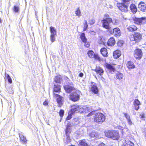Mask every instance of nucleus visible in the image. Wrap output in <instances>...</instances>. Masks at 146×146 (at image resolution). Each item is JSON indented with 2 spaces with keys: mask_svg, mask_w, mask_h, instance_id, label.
Listing matches in <instances>:
<instances>
[{
  "mask_svg": "<svg viewBox=\"0 0 146 146\" xmlns=\"http://www.w3.org/2000/svg\"><path fill=\"white\" fill-rule=\"evenodd\" d=\"M88 108L86 106L83 108L79 105H73L71 106V111L73 113L78 112L85 113L88 111Z\"/></svg>",
  "mask_w": 146,
  "mask_h": 146,
  "instance_id": "1",
  "label": "nucleus"
},
{
  "mask_svg": "<svg viewBox=\"0 0 146 146\" xmlns=\"http://www.w3.org/2000/svg\"><path fill=\"white\" fill-rule=\"evenodd\" d=\"M130 0H122L123 3H118L117 6L119 9L122 12H126L128 11V3H129Z\"/></svg>",
  "mask_w": 146,
  "mask_h": 146,
  "instance_id": "2",
  "label": "nucleus"
},
{
  "mask_svg": "<svg viewBox=\"0 0 146 146\" xmlns=\"http://www.w3.org/2000/svg\"><path fill=\"white\" fill-rule=\"evenodd\" d=\"M81 94L80 92L78 90H75L71 93L70 95V98L73 102H76L79 100L80 95Z\"/></svg>",
  "mask_w": 146,
  "mask_h": 146,
  "instance_id": "3",
  "label": "nucleus"
},
{
  "mask_svg": "<svg viewBox=\"0 0 146 146\" xmlns=\"http://www.w3.org/2000/svg\"><path fill=\"white\" fill-rule=\"evenodd\" d=\"M105 116L103 113H98L95 115L94 121L97 123L101 124L105 121Z\"/></svg>",
  "mask_w": 146,
  "mask_h": 146,
  "instance_id": "4",
  "label": "nucleus"
},
{
  "mask_svg": "<svg viewBox=\"0 0 146 146\" xmlns=\"http://www.w3.org/2000/svg\"><path fill=\"white\" fill-rule=\"evenodd\" d=\"M102 26L103 27L108 29L111 28L110 24L112 22V19L110 18H106L102 20Z\"/></svg>",
  "mask_w": 146,
  "mask_h": 146,
  "instance_id": "5",
  "label": "nucleus"
},
{
  "mask_svg": "<svg viewBox=\"0 0 146 146\" xmlns=\"http://www.w3.org/2000/svg\"><path fill=\"white\" fill-rule=\"evenodd\" d=\"M104 133L106 137H118L117 131L108 130L105 131Z\"/></svg>",
  "mask_w": 146,
  "mask_h": 146,
  "instance_id": "6",
  "label": "nucleus"
},
{
  "mask_svg": "<svg viewBox=\"0 0 146 146\" xmlns=\"http://www.w3.org/2000/svg\"><path fill=\"white\" fill-rule=\"evenodd\" d=\"M133 37L131 38V40L135 41L136 42H138L140 41L142 38L141 35L139 32H135L132 35Z\"/></svg>",
  "mask_w": 146,
  "mask_h": 146,
  "instance_id": "7",
  "label": "nucleus"
},
{
  "mask_svg": "<svg viewBox=\"0 0 146 146\" xmlns=\"http://www.w3.org/2000/svg\"><path fill=\"white\" fill-rule=\"evenodd\" d=\"M64 88L66 91L68 93H70L72 90H75L73 84L71 82H68V84L64 86Z\"/></svg>",
  "mask_w": 146,
  "mask_h": 146,
  "instance_id": "8",
  "label": "nucleus"
},
{
  "mask_svg": "<svg viewBox=\"0 0 146 146\" xmlns=\"http://www.w3.org/2000/svg\"><path fill=\"white\" fill-rule=\"evenodd\" d=\"M50 31L51 34L50 39L51 42H53L55 41V36L56 35V32L54 28L52 27H50Z\"/></svg>",
  "mask_w": 146,
  "mask_h": 146,
  "instance_id": "9",
  "label": "nucleus"
},
{
  "mask_svg": "<svg viewBox=\"0 0 146 146\" xmlns=\"http://www.w3.org/2000/svg\"><path fill=\"white\" fill-rule=\"evenodd\" d=\"M134 56L137 59H140L142 56V52L141 49H137L134 51Z\"/></svg>",
  "mask_w": 146,
  "mask_h": 146,
  "instance_id": "10",
  "label": "nucleus"
},
{
  "mask_svg": "<svg viewBox=\"0 0 146 146\" xmlns=\"http://www.w3.org/2000/svg\"><path fill=\"white\" fill-rule=\"evenodd\" d=\"M110 32L111 34H112L113 33L114 35L117 37H119L121 34V31L118 27L114 28L113 29V31H111Z\"/></svg>",
  "mask_w": 146,
  "mask_h": 146,
  "instance_id": "11",
  "label": "nucleus"
},
{
  "mask_svg": "<svg viewBox=\"0 0 146 146\" xmlns=\"http://www.w3.org/2000/svg\"><path fill=\"white\" fill-rule=\"evenodd\" d=\"M133 20L135 23L139 25H141L145 22V18L143 17L141 18L135 17L133 18Z\"/></svg>",
  "mask_w": 146,
  "mask_h": 146,
  "instance_id": "12",
  "label": "nucleus"
},
{
  "mask_svg": "<svg viewBox=\"0 0 146 146\" xmlns=\"http://www.w3.org/2000/svg\"><path fill=\"white\" fill-rule=\"evenodd\" d=\"M54 96L56 97L57 102L59 104V106L60 107L62 104V97L56 94H54Z\"/></svg>",
  "mask_w": 146,
  "mask_h": 146,
  "instance_id": "13",
  "label": "nucleus"
},
{
  "mask_svg": "<svg viewBox=\"0 0 146 146\" xmlns=\"http://www.w3.org/2000/svg\"><path fill=\"white\" fill-rule=\"evenodd\" d=\"M94 70L100 76L103 74L104 72L103 69L100 67H96L95 69Z\"/></svg>",
  "mask_w": 146,
  "mask_h": 146,
  "instance_id": "14",
  "label": "nucleus"
},
{
  "mask_svg": "<svg viewBox=\"0 0 146 146\" xmlns=\"http://www.w3.org/2000/svg\"><path fill=\"white\" fill-rule=\"evenodd\" d=\"M138 6L139 9L141 11H143L146 9V4L143 2H141Z\"/></svg>",
  "mask_w": 146,
  "mask_h": 146,
  "instance_id": "15",
  "label": "nucleus"
},
{
  "mask_svg": "<svg viewBox=\"0 0 146 146\" xmlns=\"http://www.w3.org/2000/svg\"><path fill=\"white\" fill-rule=\"evenodd\" d=\"M133 104L135 107V109L138 110L139 108V105L141 104L139 101L138 99H136L133 102Z\"/></svg>",
  "mask_w": 146,
  "mask_h": 146,
  "instance_id": "16",
  "label": "nucleus"
},
{
  "mask_svg": "<svg viewBox=\"0 0 146 146\" xmlns=\"http://www.w3.org/2000/svg\"><path fill=\"white\" fill-rule=\"evenodd\" d=\"M106 66L110 72L112 73L114 72L115 68L110 64L107 63L106 64Z\"/></svg>",
  "mask_w": 146,
  "mask_h": 146,
  "instance_id": "17",
  "label": "nucleus"
},
{
  "mask_svg": "<svg viewBox=\"0 0 146 146\" xmlns=\"http://www.w3.org/2000/svg\"><path fill=\"white\" fill-rule=\"evenodd\" d=\"M115 43V41L114 38L113 37H111L109 39L107 44L108 45L110 46H113Z\"/></svg>",
  "mask_w": 146,
  "mask_h": 146,
  "instance_id": "18",
  "label": "nucleus"
},
{
  "mask_svg": "<svg viewBox=\"0 0 146 146\" xmlns=\"http://www.w3.org/2000/svg\"><path fill=\"white\" fill-rule=\"evenodd\" d=\"M127 29L130 32H133L137 31V28L135 25H131L128 27Z\"/></svg>",
  "mask_w": 146,
  "mask_h": 146,
  "instance_id": "19",
  "label": "nucleus"
},
{
  "mask_svg": "<svg viewBox=\"0 0 146 146\" xmlns=\"http://www.w3.org/2000/svg\"><path fill=\"white\" fill-rule=\"evenodd\" d=\"M121 52L119 50H117L114 52L113 57L115 59H117L121 56Z\"/></svg>",
  "mask_w": 146,
  "mask_h": 146,
  "instance_id": "20",
  "label": "nucleus"
},
{
  "mask_svg": "<svg viewBox=\"0 0 146 146\" xmlns=\"http://www.w3.org/2000/svg\"><path fill=\"white\" fill-rule=\"evenodd\" d=\"M79 146H90L88 145L85 139L81 140L79 142Z\"/></svg>",
  "mask_w": 146,
  "mask_h": 146,
  "instance_id": "21",
  "label": "nucleus"
},
{
  "mask_svg": "<svg viewBox=\"0 0 146 146\" xmlns=\"http://www.w3.org/2000/svg\"><path fill=\"white\" fill-rule=\"evenodd\" d=\"M100 52L102 55L104 57H107L108 56V52L107 49L105 48H102L100 50Z\"/></svg>",
  "mask_w": 146,
  "mask_h": 146,
  "instance_id": "22",
  "label": "nucleus"
},
{
  "mask_svg": "<svg viewBox=\"0 0 146 146\" xmlns=\"http://www.w3.org/2000/svg\"><path fill=\"white\" fill-rule=\"evenodd\" d=\"M127 67L129 69H132L135 68V66L134 65L133 62L129 61L127 62Z\"/></svg>",
  "mask_w": 146,
  "mask_h": 146,
  "instance_id": "23",
  "label": "nucleus"
},
{
  "mask_svg": "<svg viewBox=\"0 0 146 146\" xmlns=\"http://www.w3.org/2000/svg\"><path fill=\"white\" fill-rule=\"evenodd\" d=\"M130 9L131 11L134 13L137 11V9L135 5L132 4L130 6Z\"/></svg>",
  "mask_w": 146,
  "mask_h": 146,
  "instance_id": "24",
  "label": "nucleus"
},
{
  "mask_svg": "<svg viewBox=\"0 0 146 146\" xmlns=\"http://www.w3.org/2000/svg\"><path fill=\"white\" fill-rule=\"evenodd\" d=\"M91 90L92 92L95 94H97L98 91V87L96 86L95 85H93L92 86Z\"/></svg>",
  "mask_w": 146,
  "mask_h": 146,
  "instance_id": "25",
  "label": "nucleus"
},
{
  "mask_svg": "<svg viewBox=\"0 0 146 146\" xmlns=\"http://www.w3.org/2000/svg\"><path fill=\"white\" fill-rule=\"evenodd\" d=\"M80 38H81L82 41L84 43H86L87 42V39L85 37V34L84 33H82L81 34L80 36Z\"/></svg>",
  "mask_w": 146,
  "mask_h": 146,
  "instance_id": "26",
  "label": "nucleus"
},
{
  "mask_svg": "<svg viewBox=\"0 0 146 146\" xmlns=\"http://www.w3.org/2000/svg\"><path fill=\"white\" fill-rule=\"evenodd\" d=\"M60 90V86L59 85H54L53 89V92H58Z\"/></svg>",
  "mask_w": 146,
  "mask_h": 146,
  "instance_id": "27",
  "label": "nucleus"
},
{
  "mask_svg": "<svg viewBox=\"0 0 146 146\" xmlns=\"http://www.w3.org/2000/svg\"><path fill=\"white\" fill-rule=\"evenodd\" d=\"M123 146H134V143L130 141H126Z\"/></svg>",
  "mask_w": 146,
  "mask_h": 146,
  "instance_id": "28",
  "label": "nucleus"
},
{
  "mask_svg": "<svg viewBox=\"0 0 146 146\" xmlns=\"http://www.w3.org/2000/svg\"><path fill=\"white\" fill-rule=\"evenodd\" d=\"M116 78L119 80H122L123 77V75L122 73L118 72L116 74Z\"/></svg>",
  "mask_w": 146,
  "mask_h": 146,
  "instance_id": "29",
  "label": "nucleus"
},
{
  "mask_svg": "<svg viewBox=\"0 0 146 146\" xmlns=\"http://www.w3.org/2000/svg\"><path fill=\"white\" fill-rule=\"evenodd\" d=\"M62 79V78L60 76H57L55 78L54 81L56 83H60Z\"/></svg>",
  "mask_w": 146,
  "mask_h": 146,
  "instance_id": "30",
  "label": "nucleus"
},
{
  "mask_svg": "<svg viewBox=\"0 0 146 146\" xmlns=\"http://www.w3.org/2000/svg\"><path fill=\"white\" fill-rule=\"evenodd\" d=\"M87 54L88 56L91 58H93L95 54L94 52L91 50H90L88 51Z\"/></svg>",
  "mask_w": 146,
  "mask_h": 146,
  "instance_id": "31",
  "label": "nucleus"
},
{
  "mask_svg": "<svg viewBox=\"0 0 146 146\" xmlns=\"http://www.w3.org/2000/svg\"><path fill=\"white\" fill-rule=\"evenodd\" d=\"M90 137H96L98 136V133L95 132H92L89 133Z\"/></svg>",
  "mask_w": 146,
  "mask_h": 146,
  "instance_id": "32",
  "label": "nucleus"
},
{
  "mask_svg": "<svg viewBox=\"0 0 146 146\" xmlns=\"http://www.w3.org/2000/svg\"><path fill=\"white\" fill-rule=\"evenodd\" d=\"M71 132V129H67V128H66L65 130V134L67 136V137H69L70 136L69 135L70 133Z\"/></svg>",
  "mask_w": 146,
  "mask_h": 146,
  "instance_id": "33",
  "label": "nucleus"
},
{
  "mask_svg": "<svg viewBox=\"0 0 146 146\" xmlns=\"http://www.w3.org/2000/svg\"><path fill=\"white\" fill-rule=\"evenodd\" d=\"M5 76L7 77L9 82L10 84L11 83L12 80L10 76L8 74H7L5 75Z\"/></svg>",
  "mask_w": 146,
  "mask_h": 146,
  "instance_id": "34",
  "label": "nucleus"
},
{
  "mask_svg": "<svg viewBox=\"0 0 146 146\" xmlns=\"http://www.w3.org/2000/svg\"><path fill=\"white\" fill-rule=\"evenodd\" d=\"M88 27V25L87 24V22L86 21H85V23L84 25V27L83 29L84 31H86L87 30Z\"/></svg>",
  "mask_w": 146,
  "mask_h": 146,
  "instance_id": "35",
  "label": "nucleus"
},
{
  "mask_svg": "<svg viewBox=\"0 0 146 146\" xmlns=\"http://www.w3.org/2000/svg\"><path fill=\"white\" fill-rule=\"evenodd\" d=\"M73 114V113H72V112L71 111L69 113L68 115L66 118V120H68L70 119L71 118Z\"/></svg>",
  "mask_w": 146,
  "mask_h": 146,
  "instance_id": "36",
  "label": "nucleus"
},
{
  "mask_svg": "<svg viewBox=\"0 0 146 146\" xmlns=\"http://www.w3.org/2000/svg\"><path fill=\"white\" fill-rule=\"evenodd\" d=\"M27 140L25 137H21L20 141L23 143H27Z\"/></svg>",
  "mask_w": 146,
  "mask_h": 146,
  "instance_id": "37",
  "label": "nucleus"
},
{
  "mask_svg": "<svg viewBox=\"0 0 146 146\" xmlns=\"http://www.w3.org/2000/svg\"><path fill=\"white\" fill-rule=\"evenodd\" d=\"M89 24L91 25L94 24L95 23V21L94 19H91L89 20Z\"/></svg>",
  "mask_w": 146,
  "mask_h": 146,
  "instance_id": "38",
  "label": "nucleus"
},
{
  "mask_svg": "<svg viewBox=\"0 0 146 146\" xmlns=\"http://www.w3.org/2000/svg\"><path fill=\"white\" fill-rule=\"evenodd\" d=\"M75 14L78 17L81 16V12L79 8L76 11Z\"/></svg>",
  "mask_w": 146,
  "mask_h": 146,
  "instance_id": "39",
  "label": "nucleus"
},
{
  "mask_svg": "<svg viewBox=\"0 0 146 146\" xmlns=\"http://www.w3.org/2000/svg\"><path fill=\"white\" fill-rule=\"evenodd\" d=\"M19 10V8L18 6H15L13 8V11L16 13L18 12Z\"/></svg>",
  "mask_w": 146,
  "mask_h": 146,
  "instance_id": "40",
  "label": "nucleus"
},
{
  "mask_svg": "<svg viewBox=\"0 0 146 146\" xmlns=\"http://www.w3.org/2000/svg\"><path fill=\"white\" fill-rule=\"evenodd\" d=\"M64 111L62 110V109L60 110L59 112V115H60V116L61 117H62L64 115Z\"/></svg>",
  "mask_w": 146,
  "mask_h": 146,
  "instance_id": "41",
  "label": "nucleus"
},
{
  "mask_svg": "<svg viewBox=\"0 0 146 146\" xmlns=\"http://www.w3.org/2000/svg\"><path fill=\"white\" fill-rule=\"evenodd\" d=\"M123 114H124L125 116V117L127 119V120H129L130 119V116L127 113H124Z\"/></svg>",
  "mask_w": 146,
  "mask_h": 146,
  "instance_id": "42",
  "label": "nucleus"
},
{
  "mask_svg": "<svg viewBox=\"0 0 146 146\" xmlns=\"http://www.w3.org/2000/svg\"><path fill=\"white\" fill-rule=\"evenodd\" d=\"M93 58H94L95 59L98 60L99 61L101 60L100 58L99 57V56L97 54H95L94 55V57Z\"/></svg>",
  "mask_w": 146,
  "mask_h": 146,
  "instance_id": "43",
  "label": "nucleus"
},
{
  "mask_svg": "<svg viewBox=\"0 0 146 146\" xmlns=\"http://www.w3.org/2000/svg\"><path fill=\"white\" fill-rule=\"evenodd\" d=\"M140 117L141 118H142V119H144L145 118V114L143 113H141L140 115Z\"/></svg>",
  "mask_w": 146,
  "mask_h": 146,
  "instance_id": "44",
  "label": "nucleus"
},
{
  "mask_svg": "<svg viewBox=\"0 0 146 146\" xmlns=\"http://www.w3.org/2000/svg\"><path fill=\"white\" fill-rule=\"evenodd\" d=\"M71 139H70V137H67L66 142L67 144H68L71 142Z\"/></svg>",
  "mask_w": 146,
  "mask_h": 146,
  "instance_id": "45",
  "label": "nucleus"
},
{
  "mask_svg": "<svg viewBox=\"0 0 146 146\" xmlns=\"http://www.w3.org/2000/svg\"><path fill=\"white\" fill-rule=\"evenodd\" d=\"M71 127V124H68L66 125V128H67L68 129H70V127Z\"/></svg>",
  "mask_w": 146,
  "mask_h": 146,
  "instance_id": "46",
  "label": "nucleus"
},
{
  "mask_svg": "<svg viewBox=\"0 0 146 146\" xmlns=\"http://www.w3.org/2000/svg\"><path fill=\"white\" fill-rule=\"evenodd\" d=\"M127 121L128 123V124H129V125H131L132 124V123L130 119L129 120H127Z\"/></svg>",
  "mask_w": 146,
  "mask_h": 146,
  "instance_id": "47",
  "label": "nucleus"
},
{
  "mask_svg": "<svg viewBox=\"0 0 146 146\" xmlns=\"http://www.w3.org/2000/svg\"><path fill=\"white\" fill-rule=\"evenodd\" d=\"M85 44H84L85 46L87 48H88L90 46V44L88 43H87L86 44V43H85Z\"/></svg>",
  "mask_w": 146,
  "mask_h": 146,
  "instance_id": "48",
  "label": "nucleus"
},
{
  "mask_svg": "<svg viewBox=\"0 0 146 146\" xmlns=\"http://www.w3.org/2000/svg\"><path fill=\"white\" fill-rule=\"evenodd\" d=\"M43 104L44 106H47L48 105V103L46 101H45L43 102Z\"/></svg>",
  "mask_w": 146,
  "mask_h": 146,
  "instance_id": "49",
  "label": "nucleus"
},
{
  "mask_svg": "<svg viewBox=\"0 0 146 146\" xmlns=\"http://www.w3.org/2000/svg\"><path fill=\"white\" fill-rule=\"evenodd\" d=\"M84 75L83 74L82 72H80L79 73V76L80 77H82Z\"/></svg>",
  "mask_w": 146,
  "mask_h": 146,
  "instance_id": "50",
  "label": "nucleus"
},
{
  "mask_svg": "<svg viewBox=\"0 0 146 146\" xmlns=\"http://www.w3.org/2000/svg\"><path fill=\"white\" fill-rule=\"evenodd\" d=\"M76 134H78V135H80V132L79 131H77L76 132Z\"/></svg>",
  "mask_w": 146,
  "mask_h": 146,
  "instance_id": "51",
  "label": "nucleus"
},
{
  "mask_svg": "<svg viewBox=\"0 0 146 146\" xmlns=\"http://www.w3.org/2000/svg\"><path fill=\"white\" fill-rule=\"evenodd\" d=\"M98 146H104V144L103 143H101L98 145Z\"/></svg>",
  "mask_w": 146,
  "mask_h": 146,
  "instance_id": "52",
  "label": "nucleus"
},
{
  "mask_svg": "<svg viewBox=\"0 0 146 146\" xmlns=\"http://www.w3.org/2000/svg\"><path fill=\"white\" fill-rule=\"evenodd\" d=\"M19 136L20 137H24V136L23 135L22 136V135H21V134H20V133H19Z\"/></svg>",
  "mask_w": 146,
  "mask_h": 146,
  "instance_id": "53",
  "label": "nucleus"
},
{
  "mask_svg": "<svg viewBox=\"0 0 146 146\" xmlns=\"http://www.w3.org/2000/svg\"><path fill=\"white\" fill-rule=\"evenodd\" d=\"M91 113H90L89 114H88V115H89L88 116H90V115H91Z\"/></svg>",
  "mask_w": 146,
  "mask_h": 146,
  "instance_id": "54",
  "label": "nucleus"
},
{
  "mask_svg": "<svg viewBox=\"0 0 146 146\" xmlns=\"http://www.w3.org/2000/svg\"><path fill=\"white\" fill-rule=\"evenodd\" d=\"M125 127V126H124V127H122V129H124Z\"/></svg>",
  "mask_w": 146,
  "mask_h": 146,
  "instance_id": "55",
  "label": "nucleus"
},
{
  "mask_svg": "<svg viewBox=\"0 0 146 146\" xmlns=\"http://www.w3.org/2000/svg\"><path fill=\"white\" fill-rule=\"evenodd\" d=\"M91 33H93L94 34H95V33H94V32L93 31H92Z\"/></svg>",
  "mask_w": 146,
  "mask_h": 146,
  "instance_id": "56",
  "label": "nucleus"
},
{
  "mask_svg": "<svg viewBox=\"0 0 146 146\" xmlns=\"http://www.w3.org/2000/svg\"><path fill=\"white\" fill-rule=\"evenodd\" d=\"M66 78H67L68 80V79H68V78L67 77H66Z\"/></svg>",
  "mask_w": 146,
  "mask_h": 146,
  "instance_id": "57",
  "label": "nucleus"
},
{
  "mask_svg": "<svg viewBox=\"0 0 146 146\" xmlns=\"http://www.w3.org/2000/svg\"><path fill=\"white\" fill-rule=\"evenodd\" d=\"M145 136L146 137V132H145Z\"/></svg>",
  "mask_w": 146,
  "mask_h": 146,
  "instance_id": "58",
  "label": "nucleus"
},
{
  "mask_svg": "<svg viewBox=\"0 0 146 146\" xmlns=\"http://www.w3.org/2000/svg\"><path fill=\"white\" fill-rule=\"evenodd\" d=\"M107 15H105V16H107Z\"/></svg>",
  "mask_w": 146,
  "mask_h": 146,
  "instance_id": "59",
  "label": "nucleus"
}]
</instances>
